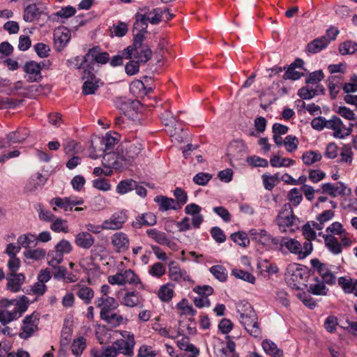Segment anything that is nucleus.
Listing matches in <instances>:
<instances>
[{
	"mask_svg": "<svg viewBox=\"0 0 357 357\" xmlns=\"http://www.w3.org/2000/svg\"><path fill=\"white\" fill-rule=\"evenodd\" d=\"M29 304V299L24 295L12 300L1 299L0 307L6 309L0 310V322L5 326L20 318L28 310Z\"/></svg>",
	"mask_w": 357,
	"mask_h": 357,
	"instance_id": "obj_1",
	"label": "nucleus"
},
{
	"mask_svg": "<svg viewBox=\"0 0 357 357\" xmlns=\"http://www.w3.org/2000/svg\"><path fill=\"white\" fill-rule=\"evenodd\" d=\"M239 320L247 332L254 337H260L261 330L255 311L249 303L240 302L236 305Z\"/></svg>",
	"mask_w": 357,
	"mask_h": 357,
	"instance_id": "obj_2",
	"label": "nucleus"
},
{
	"mask_svg": "<svg viewBox=\"0 0 357 357\" xmlns=\"http://www.w3.org/2000/svg\"><path fill=\"white\" fill-rule=\"evenodd\" d=\"M116 142V139L112 137L109 133H106L105 136L100 137H96L91 140V148L94 152L105 153L103 155L102 165L105 167L118 168V160H115L108 164L110 159L114 160L115 153L112 152Z\"/></svg>",
	"mask_w": 357,
	"mask_h": 357,
	"instance_id": "obj_3",
	"label": "nucleus"
},
{
	"mask_svg": "<svg viewBox=\"0 0 357 357\" xmlns=\"http://www.w3.org/2000/svg\"><path fill=\"white\" fill-rule=\"evenodd\" d=\"M309 277V271L307 268L305 266L292 264H289L284 274V279L287 284L293 289H301V284H305L304 282Z\"/></svg>",
	"mask_w": 357,
	"mask_h": 357,
	"instance_id": "obj_4",
	"label": "nucleus"
},
{
	"mask_svg": "<svg viewBox=\"0 0 357 357\" xmlns=\"http://www.w3.org/2000/svg\"><path fill=\"white\" fill-rule=\"evenodd\" d=\"M144 146V144L139 139L122 142L116 160L123 161L125 165H131L143 150Z\"/></svg>",
	"mask_w": 357,
	"mask_h": 357,
	"instance_id": "obj_5",
	"label": "nucleus"
},
{
	"mask_svg": "<svg viewBox=\"0 0 357 357\" xmlns=\"http://www.w3.org/2000/svg\"><path fill=\"white\" fill-rule=\"evenodd\" d=\"M285 247L291 253L297 255L299 259H303L307 257L313 250L312 242L305 241L303 245L294 239L289 238H282L280 241V250Z\"/></svg>",
	"mask_w": 357,
	"mask_h": 357,
	"instance_id": "obj_6",
	"label": "nucleus"
},
{
	"mask_svg": "<svg viewBox=\"0 0 357 357\" xmlns=\"http://www.w3.org/2000/svg\"><path fill=\"white\" fill-rule=\"evenodd\" d=\"M93 68L88 64L84 70L82 79H85L82 85V93L84 95L94 94L103 85V83L93 73Z\"/></svg>",
	"mask_w": 357,
	"mask_h": 357,
	"instance_id": "obj_7",
	"label": "nucleus"
},
{
	"mask_svg": "<svg viewBox=\"0 0 357 357\" xmlns=\"http://www.w3.org/2000/svg\"><path fill=\"white\" fill-rule=\"evenodd\" d=\"M54 249L47 254L48 264L51 266L61 264L63 261V255L70 253L73 250V246L70 241L62 239L55 245Z\"/></svg>",
	"mask_w": 357,
	"mask_h": 357,
	"instance_id": "obj_8",
	"label": "nucleus"
},
{
	"mask_svg": "<svg viewBox=\"0 0 357 357\" xmlns=\"http://www.w3.org/2000/svg\"><path fill=\"white\" fill-rule=\"evenodd\" d=\"M40 314L38 312H33L31 314L26 316L21 326V332L19 337L22 339L26 340L31 337L36 331L38 330V321Z\"/></svg>",
	"mask_w": 357,
	"mask_h": 357,
	"instance_id": "obj_9",
	"label": "nucleus"
},
{
	"mask_svg": "<svg viewBox=\"0 0 357 357\" xmlns=\"http://www.w3.org/2000/svg\"><path fill=\"white\" fill-rule=\"evenodd\" d=\"M111 284L124 285L126 284H137L140 283L138 276L131 269L121 271L116 274L108 277Z\"/></svg>",
	"mask_w": 357,
	"mask_h": 357,
	"instance_id": "obj_10",
	"label": "nucleus"
},
{
	"mask_svg": "<svg viewBox=\"0 0 357 357\" xmlns=\"http://www.w3.org/2000/svg\"><path fill=\"white\" fill-rule=\"evenodd\" d=\"M46 10V6L41 2L29 4L24 8V20L26 22H31L38 20L42 15L47 17L49 15L45 12Z\"/></svg>",
	"mask_w": 357,
	"mask_h": 357,
	"instance_id": "obj_11",
	"label": "nucleus"
},
{
	"mask_svg": "<svg viewBox=\"0 0 357 357\" xmlns=\"http://www.w3.org/2000/svg\"><path fill=\"white\" fill-rule=\"evenodd\" d=\"M91 63L95 62L99 64H105L109 61V55L107 52H103L99 46H94L88 50V52L83 56V61Z\"/></svg>",
	"mask_w": 357,
	"mask_h": 357,
	"instance_id": "obj_12",
	"label": "nucleus"
},
{
	"mask_svg": "<svg viewBox=\"0 0 357 357\" xmlns=\"http://www.w3.org/2000/svg\"><path fill=\"white\" fill-rule=\"evenodd\" d=\"M71 33L66 26H59L54 31V42L56 50L61 51L70 41Z\"/></svg>",
	"mask_w": 357,
	"mask_h": 357,
	"instance_id": "obj_13",
	"label": "nucleus"
},
{
	"mask_svg": "<svg viewBox=\"0 0 357 357\" xmlns=\"http://www.w3.org/2000/svg\"><path fill=\"white\" fill-rule=\"evenodd\" d=\"M111 243L116 252H124L129 249L130 240L127 234L122 231L114 234L111 237Z\"/></svg>",
	"mask_w": 357,
	"mask_h": 357,
	"instance_id": "obj_14",
	"label": "nucleus"
},
{
	"mask_svg": "<svg viewBox=\"0 0 357 357\" xmlns=\"http://www.w3.org/2000/svg\"><path fill=\"white\" fill-rule=\"evenodd\" d=\"M147 31H142V28L137 34L134 35L132 45H129L123 50V54L126 55V59H132V55L135 54V52H137V50L142 47L143 48V42L145 39L144 34Z\"/></svg>",
	"mask_w": 357,
	"mask_h": 357,
	"instance_id": "obj_15",
	"label": "nucleus"
},
{
	"mask_svg": "<svg viewBox=\"0 0 357 357\" xmlns=\"http://www.w3.org/2000/svg\"><path fill=\"white\" fill-rule=\"evenodd\" d=\"M127 220V215L123 211L113 214L109 219L104 221L105 229L116 230L122 228Z\"/></svg>",
	"mask_w": 357,
	"mask_h": 357,
	"instance_id": "obj_16",
	"label": "nucleus"
},
{
	"mask_svg": "<svg viewBox=\"0 0 357 357\" xmlns=\"http://www.w3.org/2000/svg\"><path fill=\"white\" fill-rule=\"evenodd\" d=\"M41 70L40 63L33 61L26 62L24 66V72L29 74V82H39L42 79Z\"/></svg>",
	"mask_w": 357,
	"mask_h": 357,
	"instance_id": "obj_17",
	"label": "nucleus"
},
{
	"mask_svg": "<svg viewBox=\"0 0 357 357\" xmlns=\"http://www.w3.org/2000/svg\"><path fill=\"white\" fill-rule=\"evenodd\" d=\"M144 299L142 298L139 292L137 291H132L126 292L123 296L121 303L129 307H134L143 306Z\"/></svg>",
	"mask_w": 357,
	"mask_h": 357,
	"instance_id": "obj_18",
	"label": "nucleus"
},
{
	"mask_svg": "<svg viewBox=\"0 0 357 357\" xmlns=\"http://www.w3.org/2000/svg\"><path fill=\"white\" fill-rule=\"evenodd\" d=\"M156 222V216L153 213L149 212L137 216L132 222V226L135 229H140L143 226H153Z\"/></svg>",
	"mask_w": 357,
	"mask_h": 357,
	"instance_id": "obj_19",
	"label": "nucleus"
},
{
	"mask_svg": "<svg viewBox=\"0 0 357 357\" xmlns=\"http://www.w3.org/2000/svg\"><path fill=\"white\" fill-rule=\"evenodd\" d=\"M154 201L159 204V210L161 211H168L169 209L178 210L181 208V204L172 198H169L163 195H158L154 198Z\"/></svg>",
	"mask_w": 357,
	"mask_h": 357,
	"instance_id": "obj_20",
	"label": "nucleus"
},
{
	"mask_svg": "<svg viewBox=\"0 0 357 357\" xmlns=\"http://www.w3.org/2000/svg\"><path fill=\"white\" fill-rule=\"evenodd\" d=\"M8 280L7 289L12 292H17L24 283L25 276L22 273L8 274L6 278Z\"/></svg>",
	"mask_w": 357,
	"mask_h": 357,
	"instance_id": "obj_21",
	"label": "nucleus"
},
{
	"mask_svg": "<svg viewBox=\"0 0 357 357\" xmlns=\"http://www.w3.org/2000/svg\"><path fill=\"white\" fill-rule=\"evenodd\" d=\"M329 40L326 36L317 38L309 43L306 46V50L311 54H317L327 47Z\"/></svg>",
	"mask_w": 357,
	"mask_h": 357,
	"instance_id": "obj_22",
	"label": "nucleus"
},
{
	"mask_svg": "<svg viewBox=\"0 0 357 357\" xmlns=\"http://www.w3.org/2000/svg\"><path fill=\"white\" fill-rule=\"evenodd\" d=\"M150 9L148 6H144L139 8L138 12L135 14V22L133 25V30L136 29V26L140 24L142 26V31H146L148 27V17L150 15Z\"/></svg>",
	"mask_w": 357,
	"mask_h": 357,
	"instance_id": "obj_23",
	"label": "nucleus"
},
{
	"mask_svg": "<svg viewBox=\"0 0 357 357\" xmlns=\"http://www.w3.org/2000/svg\"><path fill=\"white\" fill-rule=\"evenodd\" d=\"M135 344V341H128L123 339H120L114 342L113 347L115 348L116 352L131 356L133 355V347Z\"/></svg>",
	"mask_w": 357,
	"mask_h": 357,
	"instance_id": "obj_24",
	"label": "nucleus"
},
{
	"mask_svg": "<svg viewBox=\"0 0 357 357\" xmlns=\"http://www.w3.org/2000/svg\"><path fill=\"white\" fill-rule=\"evenodd\" d=\"M169 277L172 280L179 282L181 279L184 281L190 280V276L184 270H181L176 262L171 261L169 264Z\"/></svg>",
	"mask_w": 357,
	"mask_h": 357,
	"instance_id": "obj_25",
	"label": "nucleus"
},
{
	"mask_svg": "<svg viewBox=\"0 0 357 357\" xmlns=\"http://www.w3.org/2000/svg\"><path fill=\"white\" fill-rule=\"evenodd\" d=\"M95 238L87 231H81L75 236V244L83 249H89L94 243Z\"/></svg>",
	"mask_w": 357,
	"mask_h": 357,
	"instance_id": "obj_26",
	"label": "nucleus"
},
{
	"mask_svg": "<svg viewBox=\"0 0 357 357\" xmlns=\"http://www.w3.org/2000/svg\"><path fill=\"white\" fill-rule=\"evenodd\" d=\"M75 13V8L71 6L62 7L59 11L47 15V20L50 22H58L60 17L67 19L73 16Z\"/></svg>",
	"mask_w": 357,
	"mask_h": 357,
	"instance_id": "obj_27",
	"label": "nucleus"
},
{
	"mask_svg": "<svg viewBox=\"0 0 357 357\" xmlns=\"http://www.w3.org/2000/svg\"><path fill=\"white\" fill-rule=\"evenodd\" d=\"M29 135V131L25 128H20L16 131L10 132L6 135V139L11 143H22Z\"/></svg>",
	"mask_w": 357,
	"mask_h": 357,
	"instance_id": "obj_28",
	"label": "nucleus"
},
{
	"mask_svg": "<svg viewBox=\"0 0 357 357\" xmlns=\"http://www.w3.org/2000/svg\"><path fill=\"white\" fill-rule=\"evenodd\" d=\"M314 282L308 287L307 291L316 296H326L328 289L324 282L318 277L314 278Z\"/></svg>",
	"mask_w": 357,
	"mask_h": 357,
	"instance_id": "obj_29",
	"label": "nucleus"
},
{
	"mask_svg": "<svg viewBox=\"0 0 357 357\" xmlns=\"http://www.w3.org/2000/svg\"><path fill=\"white\" fill-rule=\"evenodd\" d=\"M323 238L326 246L331 252L334 255H339L342 252L341 243L336 237L332 235H324Z\"/></svg>",
	"mask_w": 357,
	"mask_h": 357,
	"instance_id": "obj_30",
	"label": "nucleus"
},
{
	"mask_svg": "<svg viewBox=\"0 0 357 357\" xmlns=\"http://www.w3.org/2000/svg\"><path fill=\"white\" fill-rule=\"evenodd\" d=\"M261 346L266 354L272 357H282L283 356V351L278 348L276 344L271 340H264Z\"/></svg>",
	"mask_w": 357,
	"mask_h": 357,
	"instance_id": "obj_31",
	"label": "nucleus"
},
{
	"mask_svg": "<svg viewBox=\"0 0 357 357\" xmlns=\"http://www.w3.org/2000/svg\"><path fill=\"white\" fill-rule=\"evenodd\" d=\"M17 244L20 248H34L37 245L36 236L32 234H22L17 238Z\"/></svg>",
	"mask_w": 357,
	"mask_h": 357,
	"instance_id": "obj_32",
	"label": "nucleus"
},
{
	"mask_svg": "<svg viewBox=\"0 0 357 357\" xmlns=\"http://www.w3.org/2000/svg\"><path fill=\"white\" fill-rule=\"evenodd\" d=\"M342 126V121L337 116L334 115L330 120L327 121V128L334 130L333 136L336 138L343 139L340 128Z\"/></svg>",
	"mask_w": 357,
	"mask_h": 357,
	"instance_id": "obj_33",
	"label": "nucleus"
},
{
	"mask_svg": "<svg viewBox=\"0 0 357 357\" xmlns=\"http://www.w3.org/2000/svg\"><path fill=\"white\" fill-rule=\"evenodd\" d=\"M249 234L262 245H266L271 240V236L264 229H251L249 231Z\"/></svg>",
	"mask_w": 357,
	"mask_h": 357,
	"instance_id": "obj_34",
	"label": "nucleus"
},
{
	"mask_svg": "<svg viewBox=\"0 0 357 357\" xmlns=\"http://www.w3.org/2000/svg\"><path fill=\"white\" fill-rule=\"evenodd\" d=\"M119 305V303L113 297L107 296L105 304L100 312V318L112 312L113 310L118 308Z\"/></svg>",
	"mask_w": 357,
	"mask_h": 357,
	"instance_id": "obj_35",
	"label": "nucleus"
},
{
	"mask_svg": "<svg viewBox=\"0 0 357 357\" xmlns=\"http://www.w3.org/2000/svg\"><path fill=\"white\" fill-rule=\"evenodd\" d=\"M109 31L112 36L121 38L128 32V24L124 22L119 21L109 28Z\"/></svg>",
	"mask_w": 357,
	"mask_h": 357,
	"instance_id": "obj_36",
	"label": "nucleus"
},
{
	"mask_svg": "<svg viewBox=\"0 0 357 357\" xmlns=\"http://www.w3.org/2000/svg\"><path fill=\"white\" fill-rule=\"evenodd\" d=\"M137 186V181L133 179H127L121 181L116 186V192L119 194L124 195L131 190H133Z\"/></svg>",
	"mask_w": 357,
	"mask_h": 357,
	"instance_id": "obj_37",
	"label": "nucleus"
},
{
	"mask_svg": "<svg viewBox=\"0 0 357 357\" xmlns=\"http://www.w3.org/2000/svg\"><path fill=\"white\" fill-rule=\"evenodd\" d=\"M146 234L158 244L165 245L167 243V236L166 234L156 229H147Z\"/></svg>",
	"mask_w": 357,
	"mask_h": 357,
	"instance_id": "obj_38",
	"label": "nucleus"
},
{
	"mask_svg": "<svg viewBox=\"0 0 357 357\" xmlns=\"http://www.w3.org/2000/svg\"><path fill=\"white\" fill-rule=\"evenodd\" d=\"M132 56L137 59L139 63H146L151 59L152 51L148 45H144L142 50L139 52L137 50Z\"/></svg>",
	"mask_w": 357,
	"mask_h": 357,
	"instance_id": "obj_39",
	"label": "nucleus"
},
{
	"mask_svg": "<svg viewBox=\"0 0 357 357\" xmlns=\"http://www.w3.org/2000/svg\"><path fill=\"white\" fill-rule=\"evenodd\" d=\"M296 62L303 63V61L301 59H297L294 63H292L289 67H287V69H285V72L282 77L284 79L297 80L300 79V73L295 70V65Z\"/></svg>",
	"mask_w": 357,
	"mask_h": 357,
	"instance_id": "obj_40",
	"label": "nucleus"
},
{
	"mask_svg": "<svg viewBox=\"0 0 357 357\" xmlns=\"http://www.w3.org/2000/svg\"><path fill=\"white\" fill-rule=\"evenodd\" d=\"M322 156L319 151H308L302 155V160L306 165H311L316 162L320 161Z\"/></svg>",
	"mask_w": 357,
	"mask_h": 357,
	"instance_id": "obj_41",
	"label": "nucleus"
},
{
	"mask_svg": "<svg viewBox=\"0 0 357 357\" xmlns=\"http://www.w3.org/2000/svg\"><path fill=\"white\" fill-rule=\"evenodd\" d=\"M211 273L219 281L225 282L227 278V269L221 265H215L210 268Z\"/></svg>",
	"mask_w": 357,
	"mask_h": 357,
	"instance_id": "obj_42",
	"label": "nucleus"
},
{
	"mask_svg": "<svg viewBox=\"0 0 357 357\" xmlns=\"http://www.w3.org/2000/svg\"><path fill=\"white\" fill-rule=\"evenodd\" d=\"M279 174L274 175L263 174L261 178L264 188L268 190H271L279 183Z\"/></svg>",
	"mask_w": 357,
	"mask_h": 357,
	"instance_id": "obj_43",
	"label": "nucleus"
},
{
	"mask_svg": "<svg viewBox=\"0 0 357 357\" xmlns=\"http://www.w3.org/2000/svg\"><path fill=\"white\" fill-rule=\"evenodd\" d=\"M230 238L234 242L238 243L243 248H245L250 244V239L248 234L244 231L231 234Z\"/></svg>",
	"mask_w": 357,
	"mask_h": 357,
	"instance_id": "obj_44",
	"label": "nucleus"
},
{
	"mask_svg": "<svg viewBox=\"0 0 357 357\" xmlns=\"http://www.w3.org/2000/svg\"><path fill=\"white\" fill-rule=\"evenodd\" d=\"M101 319L111 324L113 327H117L123 323V317L119 313L111 312L102 317Z\"/></svg>",
	"mask_w": 357,
	"mask_h": 357,
	"instance_id": "obj_45",
	"label": "nucleus"
},
{
	"mask_svg": "<svg viewBox=\"0 0 357 357\" xmlns=\"http://www.w3.org/2000/svg\"><path fill=\"white\" fill-rule=\"evenodd\" d=\"M77 295L79 298L84 301L85 304H89L94 296V292L91 288L83 287L77 291Z\"/></svg>",
	"mask_w": 357,
	"mask_h": 357,
	"instance_id": "obj_46",
	"label": "nucleus"
},
{
	"mask_svg": "<svg viewBox=\"0 0 357 357\" xmlns=\"http://www.w3.org/2000/svg\"><path fill=\"white\" fill-rule=\"evenodd\" d=\"M232 275L235 276L236 278L243 280L244 281L248 282L251 284H254L255 282V276L248 272L241 269L234 268L231 271Z\"/></svg>",
	"mask_w": 357,
	"mask_h": 357,
	"instance_id": "obj_47",
	"label": "nucleus"
},
{
	"mask_svg": "<svg viewBox=\"0 0 357 357\" xmlns=\"http://www.w3.org/2000/svg\"><path fill=\"white\" fill-rule=\"evenodd\" d=\"M339 52L342 55L352 54L357 52V43L346 41L339 47Z\"/></svg>",
	"mask_w": 357,
	"mask_h": 357,
	"instance_id": "obj_48",
	"label": "nucleus"
},
{
	"mask_svg": "<svg viewBox=\"0 0 357 357\" xmlns=\"http://www.w3.org/2000/svg\"><path fill=\"white\" fill-rule=\"evenodd\" d=\"M354 153L349 144L344 145L340 152L341 159L340 162H346L351 165L353 160Z\"/></svg>",
	"mask_w": 357,
	"mask_h": 357,
	"instance_id": "obj_49",
	"label": "nucleus"
},
{
	"mask_svg": "<svg viewBox=\"0 0 357 357\" xmlns=\"http://www.w3.org/2000/svg\"><path fill=\"white\" fill-rule=\"evenodd\" d=\"M277 219L280 227H289L293 225L296 216L294 213H287L282 216L281 214H278Z\"/></svg>",
	"mask_w": 357,
	"mask_h": 357,
	"instance_id": "obj_50",
	"label": "nucleus"
},
{
	"mask_svg": "<svg viewBox=\"0 0 357 357\" xmlns=\"http://www.w3.org/2000/svg\"><path fill=\"white\" fill-rule=\"evenodd\" d=\"M299 144L298 139L296 136L287 135L284 139V145L287 152L292 153L296 151Z\"/></svg>",
	"mask_w": 357,
	"mask_h": 357,
	"instance_id": "obj_51",
	"label": "nucleus"
},
{
	"mask_svg": "<svg viewBox=\"0 0 357 357\" xmlns=\"http://www.w3.org/2000/svg\"><path fill=\"white\" fill-rule=\"evenodd\" d=\"M51 229L56 232H64L68 231V226L66 220L61 218H55L51 225Z\"/></svg>",
	"mask_w": 357,
	"mask_h": 357,
	"instance_id": "obj_52",
	"label": "nucleus"
},
{
	"mask_svg": "<svg viewBox=\"0 0 357 357\" xmlns=\"http://www.w3.org/2000/svg\"><path fill=\"white\" fill-rule=\"evenodd\" d=\"M85 339L82 337H79L77 340H74L72 344V352L75 356L79 357L82 354L84 349H85Z\"/></svg>",
	"mask_w": 357,
	"mask_h": 357,
	"instance_id": "obj_53",
	"label": "nucleus"
},
{
	"mask_svg": "<svg viewBox=\"0 0 357 357\" xmlns=\"http://www.w3.org/2000/svg\"><path fill=\"white\" fill-rule=\"evenodd\" d=\"M91 354L93 357H116L117 352L112 345L105 348L103 351L93 349Z\"/></svg>",
	"mask_w": 357,
	"mask_h": 357,
	"instance_id": "obj_54",
	"label": "nucleus"
},
{
	"mask_svg": "<svg viewBox=\"0 0 357 357\" xmlns=\"http://www.w3.org/2000/svg\"><path fill=\"white\" fill-rule=\"evenodd\" d=\"M45 251L43 249L28 250L24 252V257L27 259L40 260L45 257Z\"/></svg>",
	"mask_w": 357,
	"mask_h": 357,
	"instance_id": "obj_55",
	"label": "nucleus"
},
{
	"mask_svg": "<svg viewBox=\"0 0 357 357\" xmlns=\"http://www.w3.org/2000/svg\"><path fill=\"white\" fill-rule=\"evenodd\" d=\"M52 204H54L56 206H58L61 208L64 209V211H73V207L70 206V198L65 197H55L51 200L50 202Z\"/></svg>",
	"mask_w": 357,
	"mask_h": 357,
	"instance_id": "obj_56",
	"label": "nucleus"
},
{
	"mask_svg": "<svg viewBox=\"0 0 357 357\" xmlns=\"http://www.w3.org/2000/svg\"><path fill=\"white\" fill-rule=\"evenodd\" d=\"M158 297L164 302H169L172 300L174 291L167 286H162L158 291Z\"/></svg>",
	"mask_w": 357,
	"mask_h": 357,
	"instance_id": "obj_57",
	"label": "nucleus"
},
{
	"mask_svg": "<svg viewBox=\"0 0 357 357\" xmlns=\"http://www.w3.org/2000/svg\"><path fill=\"white\" fill-rule=\"evenodd\" d=\"M303 235L306 239L305 241H310L314 240L317 237V234L315 231L312 227H311V224L310 222H307L302 227Z\"/></svg>",
	"mask_w": 357,
	"mask_h": 357,
	"instance_id": "obj_58",
	"label": "nucleus"
},
{
	"mask_svg": "<svg viewBox=\"0 0 357 357\" xmlns=\"http://www.w3.org/2000/svg\"><path fill=\"white\" fill-rule=\"evenodd\" d=\"M338 284L344 292L348 294L354 292L353 280L351 278L340 277L338 278Z\"/></svg>",
	"mask_w": 357,
	"mask_h": 357,
	"instance_id": "obj_59",
	"label": "nucleus"
},
{
	"mask_svg": "<svg viewBox=\"0 0 357 357\" xmlns=\"http://www.w3.org/2000/svg\"><path fill=\"white\" fill-rule=\"evenodd\" d=\"M163 11L160 8H153L151 10L150 15H153L152 17H148V22L151 24H158L162 20Z\"/></svg>",
	"mask_w": 357,
	"mask_h": 357,
	"instance_id": "obj_60",
	"label": "nucleus"
},
{
	"mask_svg": "<svg viewBox=\"0 0 357 357\" xmlns=\"http://www.w3.org/2000/svg\"><path fill=\"white\" fill-rule=\"evenodd\" d=\"M177 307L180 310H183V313L185 314H189L191 316H195L197 313V311L192 307V305H189L187 299H182L178 304Z\"/></svg>",
	"mask_w": 357,
	"mask_h": 357,
	"instance_id": "obj_61",
	"label": "nucleus"
},
{
	"mask_svg": "<svg viewBox=\"0 0 357 357\" xmlns=\"http://www.w3.org/2000/svg\"><path fill=\"white\" fill-rule=\"evenodd\" d=\"M298 95L300 98L304 100H310L317 96L314 88L309 86H303L298 90Z\"/></svg>",
	"mask_w": 357,
	"mask_h": 357,
	"instance_id": "obj_62",
	"label": "nucleus"
},
{
	"mask_svg": "<svg viewBox=\"0 0 357 357\" xmlns=\"http://www.w3.org/2000/svg\"><path fill=\"white\" fill-rule=\"evenodd\" d=\"M73 329L70 326H67L66 325L63 326L61 333V346H67L72 336Z\"/></svg>",
	"mask_w": 357,
	"mask_h": 357,
	"instance_id": "obj_63",
	"label": "nucleus"
},
{
	"mask_svg": "<svg viewBox=\"0 0 357 357\" xmlns=\"http://www.w3.org/2000/svg\"><path fill=\"white\" fill-rule=\"evenodd\" d=\"M34 50L40 58L47 57L50 54V49L49 46L43 43H38L34 45Z\"/></svg>",
	"mask_w": 357,
	"mask_h": 357,
	"instance_id": "obj_64",
	"label": "nucleus"
}]
</instances>
